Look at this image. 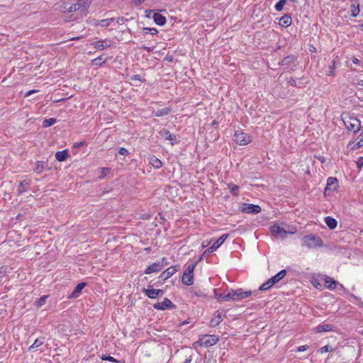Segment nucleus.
Masks as SVG:
<instances>
[{"instance_id":"nucleus-1","label":"nucleus","mask_w":363,"mask_h":363,"mask_svg":"<svg viewBox=\"0 0 363 363\" xmlns=\"http://www.w3.org/2000/svg\"><path fill=\"white\" fill-rule=\"evenodd\" d=\"M252 294V291H243L242 289H238L236 290H231L227 294L223 296V300L228 301H240L246 298Z\"/></svg>"},{"instance_id":"nucleus-2","label":"nucleus","mask_w":363,"mask_h":363,"mask_svg":"<svg viewBox=\"0 0 363 363\" xmlns=\"http://www.w3.org/2000/svg\"><path fill=\"white\" fill-rule=\"evenodd\" d=\"M323 245L322 239L315 235H306L302 238V245L312 249L322 247Z\"/></svg>"},{"instance_id":"nucleus-3","label":"nucleus","mask_w":363,"mask_h":363,"mask_svg":"<svg viewBox=\"0 0 363 363\" xmlns=\"http://www.w3.org/2000/svg\"><path fill=\"white\" fill-rule=\"evenodd\" d=\"M343 122L348 130L356 133L361 128V121L354 116H348L343 118Z\"/></svg>"},{"instance_id":"nucleus-4","label":"nucleus","mask_w":363,"mask_h":363,"mask_svg":"<svg viewBox=\"0 0 363 363\" xmlns=\"http://www.w3.org/2000/svg\"><path fill=\"white\" fill-rule=\"evenodd\" d=\"M219 340V338L216 335H202L199 336L198 341L195 342L201 347H208L210 346L215 345Z\"/></svg>"},{"instance_id":"nucleus-5","label":"nucleus","mask_w":363,"mask_h":363,"mask_svg":"<svg viewBox=\"0 0 363 363\" xmlns=\"http://www.w3.org/2000/svg\"><path fill=\"white\" fill-rule=\"evenodd\" d=\"M197 262L190 264L186 271L184 272L182 281V283L186 286H191L194 284V271Z\"/></svg>"},{"instance_id":"nucleus-6","label":"nucleus","mask_w":363,"mask_h":363,"mask_svg":"<svg viewBox=\"0 0 363 363\" xmlns=\"http://www.w3.org/2000/svg\"><path fill=\"white\" fill-rule=\"evenodd\" d=\"M339 187V182L335 177H329L327 179L326 186L325 188L324 194L329 196L332 193L337 190Z\"/></svg>"},{"instance_id":"nucleus-7","label":"nucleus","mask_w":363,"mask_h":363,"mask_svg":"<svg viewBox=\"0 0 363 363\" xmlns=\"http://www.w3.org/2000/svg\"><path fill=\"white\" fill-rule=\"evenodd\" d=\"M233 140L239 145H246L251 142V137L242 131L238 130L234 134Z\"/></svg>"},{"instance_id":"nucleus-8","label":"nucleus","mask_w":363,"mask_h":363,"mask_svg":"<svg viewBox=\"0 0 363 363\" xmlns=\"http://www.w3.org/2000/svg\"><path fill=\"white\" fill-rule=\"evenodd\" d=\"M143 291L149 298L151 299H155L164 295V291L162 290L153 289L150 285H148L147 288H144Z\"/></svg>"},{"instance_id":"nucleus-9","label":"nucleus","mask_w":363,"mask_h":363,"mask_svg":"<svg viewBox=\"0 0 363 363\" xmlns=\"http://www.w3.org/2000/svg\"><path fill=\"white\" fill-rule=\"evenodd\" d=\"M154 308L157 310H167L174 308L175 306L172 303V302L167 298H165L163 301L155 303L153 305Z\"/></svg>"},{"instance_id":"nucleus-10","label":"nucleus","mask_w":363,"mask_h":363,"mask_svg":"<svg viewBox=\"0 0 363 363\" xmlns=\"http://www.w3.org/2000/svg\"><path fill=\"white\" fill-rule=\"evenodd\" d=\"M91 1L92 0H78L76 3L77 9L80 13L86 15Z\"/></svg>"},{"instance_id":"nucleus-11","label":"nucleus","mask_w":363,"mask_h":363,"mask_svg":"<svg viewBox=\"0 0 363 363\" xmlns=\"http://www.w3.org/2000/svg\"><path fill=\"white\" fill-rule=\"evenodd\" d=\"M225 316V313L222 311H217L214 314L213 318L210 321V325L211 327H215L219 325L223 320Z\"/></svg>"},{"instance_id":"nucleus-12","label":"nucleus","mask_w":363,"mask_h":363,"mask_svg":"<svg viewBox=\"0 0 363 363\" xmlns=\"http://www.w3.org/2000/svg\"><path fill=\"white\" fill-rule=\"evenodd\" d=\"M228 237V234L222 235L209 248H208L206 251L208 252H213V251H216L225 241Z\"/></svg>"},{"instance_id":"nucleus-13","label":"nucleus","mask_w":363,"mask_h":363,"mask_svg":"<svg viewBox=\"0 0 363 363\" xmlns=\"http://www.w3.org/2000/svg\"><path fill=\"white\" fill-rule=\"evenodd\" d=\"M164 265L162 262H155L146 268L145 270V274H150L153 272H158L162 269Z\"/></svg>"},{"instance_id":"nucleus-14","label":"nucleus","mask_w":363,"mask_h":363,"mask_svg":"<svg viewBox=\"0 0 363 363\" xmlns=\"http://www.w3.org/2000/svg\"><path fill=\"white\" fill-rule=\"evenodd\" d=\"M242 211L246 213L257 214L261 211V207L258 205L245 204Z\"/></svg>"},{"instance_id":"nucleus-15","label":"nucleus","mask_w":363,"mask_h":363,"mask_svg":"<svg viewBox=\"0 0 363 363\" xmlns=\"http://www.w3.org/2000/svg\"><path fill=\"white\" fill-rule=\"evenodd\" d=\"M340 288L342 289L345 293H347L350 297L349 300L352 302H353L354 303L357 304V306H359L360 308H363V301H362V299L357 296H356L355 295L352 294H350L344 286L342 284H339Z\"/></svg>"},{"instance_id":"nucleus-16","label":"nucleus","mask_w":363,"mask_h":363,"mask_svg":"<svg viewBox=\"0 0 363 363\" xmlns=\"http://www.w3.org/2000/svg\"><path fill=\"white\" fill-rule=\"evenodd\" d=\"M177 272V266H172V267L167 268L164 272H162L161 273L160 277L163 280H166V279L170 278Z\"/></svg>"},{"instance_id":"nucleus-17","label":"nucleus","mask_w":363,"mask_h":363,"mask_svg":"<svg viewBox=\"0 0 363 363\" xmlns=\"http://www.w3.org/2000/svg\"><path fill=\"white\" fill-rule=\"evenodd\" d=\"M270 231L274 235H281L282 238L286 234V231L278 225H272L270 228Z\"/></svg>"},{"instance_id":"nucleus-18","label":"nucleus","mask_w":363,"mask_h":363,"mask_svg":"<svg viewBox=\"0 0 363 363\" xmlns=\"http://www.w3.org/2000/svg\"><path fill=\"white\" fill-rule=\"evenodd\" d=\"M85 286L86 283L84 282L78 284L69 297L72 298H77L80 295L82 290L85 287Z\"/></svg>"},{"instance_id":"nucleus-19","label":"nucleus","mask_w":363,"mask_h":363,"mask_svg":"<svg viewBox=\"0 0 363 363\" xmlns=\"http://www.w3.org/2000/svg\"><path fill=\"white\" fill-rule=\"evenodd\" d=\"M93 45L96 48L101 50L106 48H108L111 45V42L108 40H101L94 42Z\"/></svg>"},{"instance_id":"nucleus-20","label":"nucleus","mask_w":363,"mask_h":363,"mask_svg":"<svg viewBox=\"0 0 363 363\" xmlns=\"http://www.w3.org/2000/svg\"><path fill=\"white\" fill-rule=\"evenodd\" d=\"M315 330L318 333L329 332V331L334 330V327L331 324L323 323V324L318 325L315 328Z\"/></svg>"},{"instance_id":"nucleus-21","label":"nucleus","mask_w":363,"mask_h":363,"mask_svg":"<svg viewBox=\"0 0 363 363\" xmlns=\"http://www.w3.org/2000/svg\"><path fill=\"white\" fill-rule=\"evenodd\" d=\"M291 23L292 19L289 15L283 16L282 17L280 18L279 22V25L284 28L289 27L291 24Z\"/></svg>"},{"instance_id":"nucleus-22","label":"nucleus","mask_w":363,"mask_h":363,"mask_svg":"<svg viewBox=\"0 0 363 363\" xmlns=\"http://www.w3.org/2000/svg\"><path fill=\"white\" fill-rule=\"evenodd\" d=\"M351 149L356 150L363 146V134L359 135L353 142L351 143Z\"/></svg>"},{"instance_id":"nucleus-23","label":"nucleus","mask_w":363,"mask_h":363,"mask_svg":"<svg viewBox=\"0 0 363 363\" xmlns=\"http://www.w3.org/2000/svg\"><path fill=\"white\" fill-rule=\"evenodd\" d=\"M286 274V271L285 269L281 270L279 272H278L277 274L273 276L270 278L271 282L272 284H275L276 283L279 282L280 280H281Z\"/></svg>"},{"instance_id":"nucleus-24","label":"nucleus","mask_w":363,"mask_h":363,"mask_svg":"<svg viewBox=\"0 0 363 363\" xmlns=\"http://www.w3.org/2000/svg\"><path fill=\"white\" fill-rule=\"evenodd\" d=\"M153 19L156 24L159 26H163L166 23V18L162 14L159 13H155L153 15Z\"/></svg>"},{"instance_id":"nucleus-25","label":"nucleus","mask_w":363,"mask_h":363,"mask_svg":"<svg viewBox=\"0 0 363 363\" xmlns=\"http://www.w3.org/2000/svg\"><path fill=\"white\" fill-rule=\"evenodd\" d=\"M56 9L63 13H68L69 2L61 1L57 2L56 4Z\"/></svg>"},{"instance_id":"nucleus-26","label":"nucleus","mask_w":363,"mask_h":363,"mask_svg":"<svg viewBox=\"0 0 363 363\" xmlns=\"http://www.w3.org/2000/svg\"><path fill=\"white\" fill-rule=\"evenodd\" d=\"M149 162L156 169H160L162 166L161 160L154 155L150 157Z\"/></svg>"},{"instance_id":"nucleus-27","label":"nucleus","mask_w":363,"mask_h":363,"mask_svg":"<svg viewBox=\"0 0 363 363\" xmlns=\"http://www.w3.org/2000/svg\"><path fill=\"white\" fill-rule=\"evenodd\" d=\"M160 134L164 138L167 140L173 141L176 140V136L173 134H172L167 129H162Z\"/></svg>"},{"instance_id":"nucleus-28","label":"nucleus","mask_w":363,"mask_h":363,"mask_svg":"<svg viewBox=\"0 0 363 363\" xmlns=\"http://www.w3.org/2000/svg\"><path fill=\"white\" fill-rule=\"evenodd\" d=\"M325 283L326 284V287L330 290L334 289L336 287V286L339 284L337 281H336L333 278H330L329 277H325Z\"/></svg>"},{"instance_id":"nucleus-29","label":"nucleus","mask_w":363,"mask_h":363,"mask_svg":"<svg viewBox=\"0 0 363 363\" xmlns=\"http://www.w3.org/2000/svg\"><path fill=\"white\" fill-rule=\"evenodd\" d=\"M68 150H65L62 151H59L55 153V158L59 162H63L66 160L68 157Z\"/></svg>"},{"instance_id":"nucleus-30","label":"nucleus","mask_w":363,"mask_h":363,"mask_svg":"<svg viewBox=\"0 0 363 363\" xmlns=\"http://www.w3.org/2000/svg\"><path fill=\"white\" fill-rule=\"evenodd\" d=\"M325 222L328 227L330 229H335L337 227V220L330 216L325 217Z\"/></svg>"},{"instance_id":"nucleus-31","label":"nucleus","mask_w":363,"mask_h":363,"mask_svg":"<svg viewBox=\"0 0 363 363\" xmlns=\"http://www.w3.org/2000/svg\"><path fill=\"white\" fill-rule=\"evenodd\" d=\"M113 21H114L113 18L102 19V20L96 21V23H95V25L96 26H101V27H107Z\"/></svg>"},{"instance_id":"nucleus-32","label":"nucleus","mask_w":363,"mask_h":363,"mask_svg":"<svg viewBox=\"0 0 363 363\" xmlns=\"http://www.w3.org/2000/svg\"><path fill=\"white\" fill-rule=\"evenodd\" d=\"M171 111V109L169 108H162V109H158L157 111H153V114L155 116H157V117H161V116H166V115H168Z\"/></svg>"},{"instance_id":"nucleus-33","label":"nucleus","mask_w":363,"mask_h":363,"mask_svg":"<svg viewBox=\"0 0 363 363\" xmlns=\"http://www.w3.org/2000/svg\"><path fill=\"white\" fill-rule=\"evenodd\" d=\"M45 166H46V163L45 162H43V161H38L35 163V167L34 168V171L37 174H41L43 172Z\"/></svg>"},{"instance_id":"nucleus-34","label":"nucleus","mask_w":363,"mask_h":363,"mask_svg":"<svg viewBox=\"0 0 363 363\" xmlns=\"http://www.w3.org/2000/svg\"><path fill=\"white\" fill-rule=\"evenodd\" d=\"M30 185V181L28 180H23L20 182L18 187V191L20 194L24 193L27 191V187Z\"/></svg>"},{"instance_id":"nucleus-35","label":"nucleus","mask_w":363,"mask_h":363,"mask_svg":"<svg viewBox=\"0 0 363 363\" xmlns=\"http://www.w3.org/2000/svg\"><path fill=\"white\" fill-rule=\"evenodd\" d=\"M44 343V337H39L35 339L34 342L29 347L28 350L31 351L33 349L38 348Z\"/></svg>"},{"instance_id":"nucleus-36","label":"nucleus","mask_w":363,"mask_h":363,"mask_svg":"<svg viewBox=\"0 0 363 363\" xmlns=\"http://www.w3.org/2000/svg\"><path fill=\"white\" fill-rule=\"evenodd\" d=\"M57 122V120L54 118L45 119L43 122V127L48 128L54 125Z\"/></svg>"},{"instance_id":"nucleus-37","label":"nucleus","mask_w":363,"mask_h":363,"mask_svg":"<svg viewBox=\"0 0 363 363\" xmlns=\"http://www.w3.org/2000/svg\"><path fill=\"white\" fill-rule=\"evenodd\" d=\"M274 284H272V282H271V280L270 279H268L266 282H264V284H262L259 288V291H266L269 289H270L272 286H274Z\"/></svg>"},{"instance_id":"nucleus-38","label":"nucleus","mask_w":363,"mask_h":363,"mask_svg":"<svg viewBox=\"0 0 363 363\" xmlns=\"http://www.w3.org/2000/svg\"><path fill=\"white\" fill-rule=\"evenodd\" d=\"M359 5L357 4L355 6L354 4L352 5V9H351V16L353 17H357L359 13Z\"/></svg>"},{"instance_id":"nucleus-39","label":"nucleus","mask_w":363,"mask_h":363,"mask_svg":"<svg viewBox=\"0 0 363 363\" xmlns=\"http://www.w3.org/2000/svg\"><path fill=\"white\" fill-rule=\"evenodd\" d=\"M47 298L48 296H43L38 298L35 302L36 307L40 308L42 306H43L45 303Z\"/></svg>"},{"instance_id":"nucleus-40","label":"nucleus","mask_w":363,"mask_h":363,"mask_svg":"<svg viewBox=\"0 0 363 363\" xmlns=\"http://www.w3.org/2000/svg\"><path fill=\"white\" fill-rule=\"evenodd\" d=\"M335 62L333 60L330 65L328 66V76H335Z\"/></svg>"},{"instance_id":"nucleus-41","label":"nucleus","mask_w":363,"mask_h":363,"mask_svg":"<svg viewBox=\"0 0 363 363\" xmlns=\"http://www.w3.org/2000/svg\"><path fill=\"white\" fill-rule=\"evenodd\" d=\"M287 0H279L274 6L275 9L277 11H282Z\"/></svg>"},{"instance_id":"nucleus-42","label":"nucleus","mask_w":363,"mask_h":363,"mask_svg":"<svg viewBox=\"0 0 363 363\" xmlns=\"http://www.w3.org/2000/svg\"><path fill=\"white\" fill-rule=\"evenodd\" d=\"M143 33L144 34L156 35L157 33V30L155 28H143Z\"/></svg>"},{"instance_id":"nucleus-43","label":"nucleus","mask_w":363,"mask_h":363,"mask_svg":"<svg viewBox=\"0 0 363 363\" xmlns=\"http://www.w3.org/2000/svg\"><path fill=\"white\" fill-rule=\"evenodd\" d=\"M352 84L356 87H363V79L355 77L353 79Z\"/></svg>"},{"instance_id":"nucleus-44","label":"nucleus","mask_w":363,"mask_h":363,"mask_svg":"<svg viewBox=\"0 0 363 363\" xmlns=\"http://www.w3.org/2000/svg\"><path fill=\"white\" fill-rule=\"evenodd\" d=\"M109 172H110V169H108V168H106V167L101 168V169H100V174L99 175V177L100 179L104 178L105 177H106V175L108 174V173Z\"/></svg>"},{"instance_id":"nucleus-45","label":"nucleus","mask_w":363,"mask_h":363,"mask_svg":"<svg viewBox=\"0 0 363 363\" xmlns=\"http://www.w3.org/2000/svg\"><path fill=\"white\" fill-rule=\"evenodd\" d=\"M106 62V60L103 59L102 56L98 57L94 60V62L96 65H101Z\"/></svg>"},{"instance_id":"nucleus-46","label":"nucleus","mask_w":363,"mask_h":363,"mask_svg":"<svg viewBox=\"0 0 363 363\" xmlns=\"http://www.w3.org/2000/svg\"><path fill=\"white\" fill-rule=\"evenodd\" d=\"M101 359L102 360L109 361V362H118L115 358H113L111 356H106V355L103 354L101 357Z\"/></svg>"},{"instance_id":"nucleus-47","label":"nucleus","mask_w":363,"mask_h":363,"mask_svg":"<svg viewBox=\"0 0 363 363\" xmlns=\"http://www.w3.org/2000/svg\"><path fill=\"white\" fill-rule=\"evenodd\" d=\"M238 186L235 185V184H231L230 185V192L231 194H233V195H237L238 194Z\"/></svg>"},{"instance_id":"nucleus-48","label":"nucleus","mask_w":363,"mask_h":363,"mask_svg":"<svg viewBox=\"0 0 363 363\" xmlns=\"http://www.w3.org/2000/svg\"><path fill=\"white\" fill-rule=\"evenodd\" d=\"M363 167V157H360L358 158L357 161V167L359 170H360Z\"/></svg>"},{"instance_id":"nucleus-49","label":"nucleus","mask_w":363,"mask_h":363,"mask_svg":"<svg viewBox=\"0 0 363 363\" xmlns=\"http://www.w3.org/2000/svg\"><path fill=\"white\" fill-rule=\"evenodd\" d=\"M74 11H78V10L77 9L76 4H70L69 3L68 13H71V12H74Z\"/></svg>"},{"instance_id":"nucleus-50","label":"nucleus","mask_w":363,"mask_h":363,"mask_svg":"<svg viewBox=\"0 0 363 363\" xmlns=\"http://www.w3.org/2000/svg\"><path fill=\"white\" fill-rule=\"evenodd\" d=\"M118 152L119 155L125 156L128 155V151L124 147H120Z\"/></svg>"},{"instance_id":"nucleus-51","label":"nucleus","mask_w":363,"mask_h":363,"mask_svg":"<svg viewBox=\"0 0 363 363\" xmlns=\"http://www.w3.org/2000/svg\"><path fill=\"white\" fill-rule=\"evenodd\" d=\"M308 349V346L305 345H301V346L298 347L296 349V351L297 352H304V351L307 350Z\"/></svg>"},{"instance_id":"nucleus-52","label":"nucleus","mask_w":363,"mask_h":363,"mask_svg":"<svg viewBox=\"0 0 363 363\" xmlns=\"http://www.w3.org/2000/svg\"><path fill=\"white\" fill-rule=\"evenodd\" d=\"M329 348H330V347L328 345H325V346L322 347L321 348H320L319 352L322 353V354L327 352L329 351Z\"/></svg>"},{"instance_id":"nucleus-53","label":"nucleus","mask_w":363,"mask_h":363,"mask_svg":"<svg viewBox=\"0 0 363 363\" xmlns=\"http://www.w3.org/2000/svg\"><path fill=\"white\" fill-rule=\"evenodd\" d=\"M37 91H38L37 90H34V89H33V90H30V91H28L27 93H26V94H25V96H25V97H28V96H29L30 95H31L32 94L35 93V92H37Z\"/></svg>"},{"instance_id":"nucleus-54","label":"nucleus","mask_w":363,"mask_h":363,"mask_svg":"<svg viewBox=\"0 0 363 363\" xmlns=\"http://www.w3.org/2000/svg\"><path fill=\"white\" fill-rule=\"evenodd\" d=\"M145 1V0H135V4L137 6H139L142 3H143Z\"/></svg>"},{"instance_id":"nucleus-55","label":"nucleus","mask_w":363,"mask_h":363,"mask_svg":"<svg viewBox=\"0 0 363 363\" xmlns=\"http://www.w3.org/2000/svg\"><path fill=\"white\" fill-rule=\"evenodd\" d=\"M352 62H353V63H354V64H357V63L359 62L358 59H357V58H356V57H352Z\"/></svg>"},{"instance_id":"nucleus-56","label":"nucleus","mask_w":363,"mask_h":363,"mask_svg":"<svg viewBox=\"0 0 363 363\" xmlns=\"http://www.w3.org/2000/svg\"><path fill=\"white\" fill-rule=\"evenodd\" d=\"M225 294H216V298H222L223 299V296H224Z\"/></svg>"},{"instance_id":"nucleus-57","label":"nucleus","mask_w":363,"mask_h":363,"mask_svg":"<svg viewBox=\"0 0 363 363\" xmlns=\"http://www.w3.org/2000/svg\"><path fill=\"white\" fill-rule=\"evenodd\" d=\"M196 295L197 296H203V293H202L201 291H198V292H196Z\"/></svg>"},{"instance_id":"nucleus-58","label":"nucleus","mask_w":363,"mask_h":363,"mask_svg":"<svg viewBox=\"0 0 363 363\" xmlns=\"http://www.w3.org/2000/svg\"><path fill=\"white\" fill-rule=\"evenodd\" d=\"M133 78H134L135 79H136V80H140V76H139V75H135V76L133 77Z\"/></svg>"},{"instance_id":"nucleus-59","label":"nucleus","mask_w":363,"mask_h":363,"mask_svg":"<svg viewBox=\"0 0 363 363\" xmlns=\"http://www.w3.org/2000/svg\"><path fill=\"white\" fill-rule=\"evenodd\" d=\"M191 361V359L189 358V359H186L183 363H190Z\"/></svg>"},{"instance_id":"nucleus-60","label":"nucleus","mask_w":363,"mask_h":363,"mask_svg":"<svg viewBox=\"0 0 363 363\" xmlns=\"http://www.w3.org/2000/svg\"><path fill=\"white\" fill-rule=\"evenodd\" d=\"M82 144H83V143H81L77 144V145H75V147H79V146H81Z\"/></svg>"},{"instance_id":"nucleus-61","label":"nucleus","mask_w":363,"mask_h":363,"mask_svg":"<svg viewBox=\"0 0 363 363\" xmlns=\"http://www.w3.org/2000/svg\"><path fill=\"white\" fill-rule=\"evenodd\" d=\"M145 49L147 50V51H150V48L145 47Z\"/></svg>"},{"instance_id":"nucleus-62","label":"nucleus","mask_w":363,"mask_h":363,"mask_svg":"<svg viewBox=\"0 0 363 363\" xmlns=\"http://www.w3.org/2000/svg\"><path fill=\"white\" fill-rule=\"evenodd\" d=\"M290 1H292V2H296V0H290Z\"/></svg>"},{"instance_id":"nucleus-63","label":"nucleus","mask_w":363,"mask_h":363,"mask_svg":"<svg viewBox=\"0 0 363 363\" xmlns=\"http://www.w3.org/2000/svg\"><path fill=\"white\" fill-rule=\"evenodd\" d=\"M361 29L363 30V24L361 25Z\"/></svg>"},{"instance_id":"nucleus-64","label":"nucleus","mask_w":363,"mask_h":363,"mask_svg":"<svg viewBox=\"0 0 363 363\" xmlns=\"http://www.w3.org/2000/svg\"><path fill=\"white\" fill-rule=\"evenodd\" d=\"M361 334L363 335V330H362V331L361 332Z\"/></svg>"}]
</instances>
